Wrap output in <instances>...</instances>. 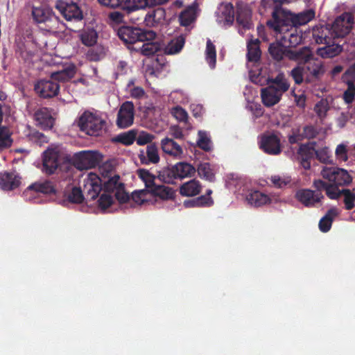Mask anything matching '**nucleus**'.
<instances>
[{
	"mask_svg": "<svg viewBox=\"0 0 355 355\" xmlns=\"http://www.w3.org/2000/svg\"><path fill=\"white\" fill-rule=\"evenodd\" d=\"M246 200L251 205L259 207L271 202L269 196L259 191H252L246 196Z\"/></svg>",
	"mask_w": 355,
	"mask_h": 355,
	"instance_id": "obj_29",
	"label": "nucleus"
},
{
	"mask_svg": "<svg viewBox=\"0 0 355 355\" xmlns=\"http://www.w3.org/2000/svg\"><path fill=\"white\" fill-rule=\"evenodd\" d=\"M198 175L209 182L215 181V168L208 162L200 163L196 169Z\"/></svg>",
	"mask_w": 355,
	"mask_h": 355,
	"instance_id": "obj_35",
	"label": "nucleus"
},
{
	"mask_svg": "<svg viewBox=\"0 0 355 355\" xmlns=\"http://www.w3.org/2000/svg\"><path fill=\"white\" fill-rule=\"evenodd\" d=\"M269 82L270 83L269 86H273L283 94L286 92L290 87L289 83L282 73H278L277 76L273 78H270Z\"/></svg>",
	"mask_w": 355,
	"mask_h": 355,
	"instance_id": "obj_39",
	"label": "nucleus"
},
{
	"mask_svg": "<svg viewBox=\"0 0 355 355\" xmlns=\"http://www.w3.org/2000/svg\"><path fill=\"white\" fill-rule=\"evenodd\" d=\"M117 35L130 50L145 56L153 55L162 49L159 42L153 41L156 37L153 31L124 26L119 28Z\"/></svg>",
	"mask_w": 355,
	"mask_h": 355,
	"instance_id": "obj_1",
	"label": "nucleus"
},
{
	"mask_svg": "<svg viewBox=\"0 0 355 355\" xmlns=\"http://www.w3.org/2000/svg\"><path fill=\"white\" fill-rule=\"evenodd\" d=\"M85 200V196L80 188L74 187L71 193L68 194V203H81Z\"/></svg>",
	"mask_w": 355,
	"mask_h": 355,
	"instance_id": "obj_49",
	"label": "nucleus"
},
{
	"mask_svg": "<svg viewBox=\"0 0 355 355\" xmlns=\"http://www.w3.org/2000/svg\"><path fill=\"white\" fill-rule=\"evenodd\" d=\"M321 175L324 179V184L327 187H331V191L336 193V198L332 200H337L340 197V190L339 187L349 185L352 178L347 171L338 167H326L321 171Z\"/></svg>",
	"mask_w": 355,
	"mask_h": 355,
	"instance_id": "obj_6",
	"label": "nucleus"
},
{
	"mask_svg": "<svg viewBox=\"0 0 355 355\" xmlns=\"http://www.w3.org/2000/svg\"><path fill=\"white\" fill-rule=\"evenodd\" d=\"M270 180L272 184L277 188H282L291 182L290 179L282 178L279 175L272 176Z\"/></svg>",
	"mask_w": 355,
	"mask_h": 355,
	"instance_id": "obj_64",
	"label": "nucleus"
},
{
	"mask_svg": "<svg viewBox=\"0 0 355 355\" xmlns=\"http://www.w3.org/2000/svg\"><path fill=\"white\" fill-rule=\"evenodd\" d=\"M236 22L244 29H250L252 28L251 11L247 6H237Z\"/></svg>",
	"mask_w": 355,
	"mask_h": 355,
	"instance_id": "obj_28",
	"label": "nucleus"
},
{
	"mask_svg": "<svg viewBox=\"0 0 355 355\" xmlns=\"http://www.w3.org/2000/svg\"><path fill=\"white\" fill-rule=\"evenodd\" d=\"M315 141H310L301 144L299 147L297 154L300 159L302 166L306 170L310 169L311 161L315 157Z\"/></svg>",
	"mask_w": 355,
	"mask_h": 355,
	"instance_id": "obj_16",
	"label": "nucleus"
},
{
	"mask_svg": "<svg viewBox=\"0 0 355 355\" xmlns=\"http://www.w3.org/2000/svg\"><path fill=\"white\" fill-rule=\"evenodd\" d=\"M307 51L306 56H302L299 60L302 62L291 71V76L296 85H301L304 82L306 84L315 85L320 81L325 73L322 62L312 56L309 47Z\"/></svg>",
	"mask_w": 355,
	"mask_h": 355,
	"instance_id": "obj_2",
	"label": "nucleus"
},
{
	"mask_svg": "<svg viewBox=\"0 0 355 355\" xmlns=\"http://www.w3.org/2000/svg\"><path fill=\"white\" fill-rule=\"evenodd\" d=\"M82 8L77 3H68V31L80 32L78 37L87 46H92L97 42L98 33L93 28H81L85 26Z\"/></svg>",
	"mask_w": 355,
	"mask_h": 355,
	"instance_id": "obj_3",
	"label": "nucleus"
},
{
	"mask_svg": "<svg viewBox=\"0 0 355 355\" xmlns=\"http://www.w3.org/2000/svg\"><path fill=\"white\" fill-rule=\"evenodd\" d=\"M139 159L141 162L145 164L158 163L160 158L157 145L155 144L148 145L146 148V157L144 155H139Z\"/></svg>",
	"mask_w": 355,
	"mask_h": 355,
	"instance_id": "obj_33",
	"label": "nucleus"
},
{
	"mask_svg": "<svg viewBox=\"0 0 355 355\" xmlns=\"http://www.w3.org/2000/svg\"><path fill=\"white\" fill-rule=\"evenodd\" d=\"M260 148L269 155H278L282 151L280 139L275 134L263 135L260 142Z\"/></svg>",
	"mask_w": 355,
	"mask_h": 355,
	"instance_id": "obj_17",
	"label": "nucleus"
},
{
	"mask_svg": "<svg viewBox=\"0 0 355 355\" xmlns=\"http://www.w3.org/2000/svg\"><path fill=\"white\" fill-rule=\"evenodd\" d=\"M12 144L11 135L6 127L0 128V152L8 148Z\"/></svg>",
	"mask_w": 355,
	"mask_h": 355,
	"instance_id": "obj_44",
	"label": "nucleus"
},
{
	"mask_svg": "<svg viewBox=\"0 0 355 355\" xmlns=\"http://www.w3.org/2000/svg\"><path fill=\"white\" fill-rule=\"evenodd\" d=\"M157 178L158 181L165 184H174L178 180L173 165L163 168L158 172Z\"/></svg>",
	"mask_w": 355,
	"mask_h": 355,
	"instance_id": "obj_38",
	"label": "nucleus"
},
{
	"mask_svg": "<svg viewBox=\"0 0 355 355\" xmlns=\"http://www.w3.org/2000/svg\"><path fill=\"white\" fill-rule=\"evenodd\" d=\"M139 17H143L141 20L144 21L146 26L155 27L164 21L166 11L162 8H157L150 10L145 15L142 13L139 15Z\"/></svg>",
	"mask_w": 355,
	"mask_h": 355,
	"instance_id": "obj_19",
	"label": "nucleus"
},
{
	"mask_svg": "<svg viewBox=\"0 0 355 355\" xmlns=\"http://www.w3.org/2000/svg\"><path fill=\"white\" fill-rule=\"evenodd\" d=\"M211 202V200L205 196H199L195 199L187 200L184 202L185 207H205L206 203Z\"/></svg>",
	"mask_w": 355,
	"mask_h": 355,
	"instance_id": "obj_53",
	"label": "nucleus"
},
{
	"mask_svg": "<svg viewBox=\"0 0 355 355\" xmlns=\"http://www.w3.org/2000/svg\"><path fill=\"white\" fill-rule=\"evenodd\" d=\"M199 139L197 141L198 147L205 151H209L211 149V140L205 132L199 131Z\"/></svg>",
	"mask_w": 355,
	"mask_h": 355,
	"instance_id": "obj_51",
	"label": "nucleus"
},
{
	"mask_svg": "<svg viewBox=\"0 0 355 355\" xmlns=\"http://www.w3.org/2000/svg\"><path fill=\"white\" fill-rule=\"evenodd\" d=\"M337 39H334L331 42L324 44L325 46L319 48L317 51L318 55L324 58H331L338 55L343 50L342 45L336 42Z\"/></svg>",
	"mask_w": 355,
	"mask_h": 355,
	"instance_id": "obj_26",
	"label": "nucleus"
},
{
	"mask_svg": "<svg viewBox=\"0 0 355 355\" xmlns=\"http://www.w3.org/2000/svg\"><path fill=\"white\" fill-rule=\"evenodd\" d=\"M150 195V193L148 190L141 189L134 191L132 193L131 198L135 203L138 205H144L150 200L148 199V196Z\"/></svg>",
	"mask_w": 355,
	"mask_h": 355,
	"instance_id": "obj_47",
	"label": "nucleus"
},
{
	"mask_svg": "<svg viewBox=\"0 0 355 355\" xmlns=\"http://www.w3.org/2000/svg\"><path fill=\"white\" fill-rule=\"evenodd\" d=\"M29 140L35 144L42 146L49 142V139L42 132L33 130L28 134Z\"/></svg>",
	"mask_w": 355,
	"mask_h": 355,
	"instance_id": "obj_50",
	"label": "nucleus"
},
{
	"mask_svg": "<svg viewBox=\"0 0 355 355\" xmlns=\"http://www.w3.org/2000/svg\"><path fill=\"white\" fill-rule=\"evenodd\" d=\"M318 160L322 163L330 162V156L329 148L327 147L322 148L320 149H316V153L315 157Z\"/></svg>",
	"mask_w": 355,
	"mask_h": 355,
	"instance_id": "obj_57",
	"label": "nucleus"
},
{
	"mask_svg": "<svg viewBox=\"0 0 355 355\" xmlns=\"http://www.w3.org/2000/svg\"><path fill=\"white\" fill-rule=\"evenodd\" d=\"M103 155L96 150H83L72 157L73 166L79 170L89 169L98 166L103 161Z\"/></svg>",
	"mask_w": 355,
	"mask_h": 355,
	"instance_id": "obj_9",
	"label": "nucleus"
},
{
	"mask_svg": "<svg viewBox=\"0 0 355 355\" xmlns=\"http://www.w3.org/2000/svg\"><path fill=\"white\" fill-rule=\"evenodd\" d=\"M55 192V191L52 184L47 181L40 183H35L31 185L26 191L27 194L30 193L31 196L35 197L34 201L35 202H39V200L36 198V197L38 196L40 193L48 194Z\"/></svg>",
	"mask_w": 355,
	"mask_h": 355,
	"instance_id": "obj_23",
	"label": "nucleus"
},
{
	"mask_svg": "<svg viewBox=\"0 0 355 355\" xmlns=\"http://www.w3.org/2000/svg\"><path fill=\"white\" fill-rule=\"evenodd\" d=\"M196 6L192 5L182 11L179 15V21L182 26H188L194 20Z\"/></svg>",
	"mask_w": 355,
	"mask_h": 355,
	"instance_id": "obj_40",
	"label": "nucleus"
},
{
	"mask_svg": "<svg viewBox=\"0 0 355 355\" xmlns=\"http://www.w3.org/2000/svg\"><path fill=\"white\" fill-rule=\"evenodd\" d=\"M168 0H123L122 11L126 15L132 22L137 24L141 21L140 12L146 8L162 5Z\"/></svg>",
	"mask_w": 355,
	"mask_h": 355,
	"instance_id": "obj_7",
	"label": "nucleus"
},
{
	"mask_svg": "<svg viewBox=\"0 0 355 355\" xmlns=\"http://www.w3.org/2000/svg\"><path fill=\"white\" fill-rule=\"evenodd\" d=\"M101 174L102 175L103 191L111 193L118 190L123 183L119 182L120 176L119 175H112V166L110 164H105L100 167Z\"/></svg>",
	"mask_w": 355,
	"mask_h": 355,
	"instance_id": "obj_13",
	"label": "nucleus"
},
{
	"mask_svg": "<svg viewBox=\"0 0 355 355\" xmlns=\"http://www.w3.org/2000/svg\"><path fill=\"white\" fill-rule=\"evenodd\" d=\"M102 191V178L95 173H88L83 179V193L85 200L87 202L96 200Z\"/></svg>",
	"mask_w": 355,
	"mask_h": 355,
	"instance_id": "obj_12",
	"label": "nucleus"
},
{
	"mask_svg": "<svg viewBox=\"0 0 355 355\" xmlns=\"http://www.w3.org/2000/svg\"><path fill=\"white\" fill-rule=\"evenodd\" d=\"M135 117V107L131 101L124 102L117 114L116 125L121 128H126L132 125Z\"/></svg>",
	"mask_w": 355,
	"mask_h": 355,
	"instance_id": "obj_14",
	"label": "nucleus"
},
{
	"mask_svg": "<svg viewBox=\"0 0 355 355\" xmlns=\"http://www.w3.org/2000/svg\"><path fill=\"white\" fill-rule=\"evenodd\" d=\"M308 47L303 46L299 49L292 50L288 49L280 42L271 43L268 48L270 56L277 61H281L284 57L290 60L298 61L302 56H306Z\"/></svg>",
	"mask_w": 355,
	"mask_h": 355,
	"instance_id": "obj_10",
	"label": "nucleus"
},
{
	"mask_svg": "<svg viewBox=\"0 0 355 355\" xmlns=\"http://www.w3.org/2000/svg\"><path fill=\"white\" fill-rule=\"evenodd\" d=\"M336 155L338 159L346 162L348 159L347 146L343 144L338 145Z\"/></svg>",
	"mask_w": 355,
	"mask_h": 355,
	"instance_id": "obj_62",
	"label": "nucleus"
},
{
	"mask_svg": "<svg viewBox=\"0 0 355 355\" xmlns=\"http://www.w3.org/2000/svg\"><path fill=\"white\" fill-rule=\"evenodd\" d=\"M20 179L15 172L0 173V189L3 191L13 190L19 186Z\"/></svg>",
	"mask_w": 355,
	"mask_h": 355,
	"instance_id": "obj_22",
	"label": "nucleus"
},
{
	"mask_svg": "<svg viewBox=\"0 0 355 355\" xmlns=\"http://www.w3.org/2000/svg\"><path fill=\"white\" fill-rule=\"evenodd\" d=\"M247 58L249 62H257L260 60L261 51L259 39H251L247 44Z\"/></svg>",
	"mask_w": 355,
	"mask_h": 355,
	"instance_id": "obj_32",
	"label": "nucleus"
},
{
	"mask_svg": "<svg viewBox=\"0 0 355 355\" xmlns=\"http://www.w3.org/2000/svg\"><path fill=\"white\" fill-rule=\"evenodd\" d=\"M172 115L180 122H187L188 114L184 109L180 106H176L171 110Z\"/></svg>",
	"mask_w": 355,
	"mask_h": 355,
	"instance_id": "obj_55",
	"label": "nucleus"
},
{
	"mask_svg": "<svg viewBox=\"0 0 355 355\" xmlns=\"http://www.w3.org/2000/svg\"><path fill=\"white\" fill-rule=\"evenodd\" d=\"M331 27L327 25L315 26L312 29V37L317 44H329L335 39Z\"/></svg>",
	"mask_w": 355,
	"mask_h": 355,
	"instance_id": "obj_20",
	"label": "nucleus"
},
{
	"mask_svg": "<svg viewBox=\"0 0 355 355\" xmlns=\"http://www.w3.org/2000/svg\"><path fill=\"white\" fill-rule=\"evenodd\" d=\"M318 134L317 128L313 125H306L303 128L302 135L303 138L313 139Z\"/></svg>",
	"mask_w": 355,
	"mask_h": 355,
	"instance_id": "obj_60",
	"label": "nucleus"
},
{
	"mask_svg": "<svg viewBox=\"0 0 355 355\" xmlns=\"http://www.w3.org/2000/svg\"><path fill=\"white\" fill-rule=\"evenodd\" d=\"M115 198L119 203H125L130 200L129 195L125 191L124 184L115 191Z\"/></svg>",
	"mask_w": 355,
	"mask_h": 355,
	"instance_id": "obj_59",
	"label": "nucleus"
},
{
	"mask_svg": "<svg viewBox=\"0 0 355 355\" xmlns=\"http://www.w3.org/2000/svg\"><path fill=\"white\" fill-rule=\"evenodd\" d=\"M136 136L137 132L134 130H131L127 132L119 135L116 140L125 146H130L135 141Z\"/></svg>",
	"mask_w": 355,
	"mask_h": 355,
	"instance_id": "obj_48",
	"label": "nucleus"
},
{
	"mask_svg": "<svg viewBox=\"0 0 355 355\" xmlns=\"http://www.w3.org/2000/svg\"><path fill=\"white\" fill-rule=\"evenodd\" d=\"M302 42V35L298 33L297 30L295 29L294 32L289 34L288 38V46L291 48L296 47L298 44Z\"/></svg>",
	"mask_w": 355,
	"mask_h": 355,
	"instance_id": "obj_56",
	"label": "nucleus"
},
{
	"mask_svg": "<svg viewBox=\"0 0 355 355\" xmlns=\"http://www.w3.org/2000/svg\"><path fill=\"white\" fill-rule=\"evenodd\" d=\"M283 93L278 91L273 86H268L262 88L261 91V97L263 104L266 107H271L278 103L282 96Z\"/></svg>",
	"mask_w": 355,
	"mask_h": 355,
	"instance_id": "obj_21",
	"label": "nucleus"
},
{
	"mask_svg": "<svg viewBox=\"0 0 355 355\" xmlns=\"http://www.w3.org/2000/svg\"><path fill=\"white\" fill-rule=\"evenodd\" d=\"M162 150L171 156L180 157L183 154L182 147L173 139L166 137L161 141Z\"/></svg>",
	"mask_w": 355,
	"mask_h": 355,
	"instance_id": "obj_27",
	"label": "nucleus"
},
{
	"mask_svg": "<svg viewBox=\"0 0 355 355\" xmlns=\"http://www.w3.org/2000/svg\"><path fill=\"white\" fill-rule=\"evenodd\" d=\"M338 212L336 208L329 209L326 214L319 221V229L322 232H327L330 230L334 218Z\"/></svg>",
	"mask_w": 355,
	"mask_h": 355,
	"instance_id": "obj_36",
	"label": "nucleus"
},
{
	"mask_svg": "<svg viewBox=\"0 0 355 355\" xmlns=\"http://www.w3.org/2000/svg\"><path fill=\"white\" fill-rule=\"evenodd\" d=\"M150 193L151 196L159 197L164 200H172L175 196V191L173 189L159 184Z\"/></svg>",
	"mask_w": 355,
	"mask_h": 355,
	"instance_id": "obj_34",
	"label": "nucleus"
},
{
	"mask_svg": "<svg viewBox=\"0 0 355 355\" xmlns=\"http://www.w3.org/2000/svg\"><path fill=\"white\" fill-rule=\"evenodd\" d=\"M114 202L111 193L104 192L99 196L98 200V207L103 210L110 207Z\"/></svg>",
	"mask_w": 355,
	"mask_h": 355,
	"instance_id": "obj_52",
	"label": "nucleus"
},
{
	"mask_svg": "<svg viewBox=\"0 0 355 355\" xmlns=\"http://www.w3.org/2000/svg\"><path fill=\"white\" fill-rule=\"evenodd\" d=\"M185 43V39L182 35H180L172 39L164 47V52L167 55H173L179 53L183 48Z\"/></svg>",
	"mask_w": 355,
	"mask_h": 355,
	"instance_id": "obj_37",
	"label": "nucleus"
},
{
	"mask_svg": "<svg viewBox=\"0 0 355 355\" xmlns=\"http://www.w3.org/2000/svg\"><path fill=\"white\" fill-rule=\"evenodd\" d=\"M137 174L144 183L146 187V189H144L148 190L149 193H150L158 184L157 183V181L158 180L157 175H153L147 169L139 168L137 171Z\"/></svg>",
	"mask_w": 355,
	"mask_h": 355,
	"instance_id": "obj_30",
	"label": "nucleus"
},
{
	"mask_svg": "<svg viewBox=\"0 0 355 355\" xmlns=\"http://www.w3.org/2000/svg\"><path fill=\"white\" fill-rule=\"evenodd\" d=\"M155 139V136L145 131L139 132L138 136H136V142L139 146H144L146 144H153L152 141Z\"/></svg>",
	"mask_w": 355,
	"mask_h": 355,
	"instance_id": "obj_54",
	"label": "nucleus"
},
{
	"mask_svg": "<svg viewBox=\"0 0 355 355\" xmlns=\"http://www.w3.org/2000/svg\"><path fill=\"white\" fill-rule=\"evenodd\" d=\"M98 2L107 8H116L120 7L122 10L123 0H98Z\"/></svg>",
	"mask_w": 355,
	"mask_h": 355,
	"instance_id": "obj_61",
	"label": "nucleus"
},
{
	"mask_svg": "<svg viewBox=\"0 0 355 355\" xmlns=\"http://www.w3.org/2000/svg\"><path fill=\"white\" fill-rule=\"evenodd\" d=\"M354 23V15L350 12H344L337 17L331 26L332 35L335 39L343 38L348 35Z\"/></svg>",
	"mask_w": 355,
	"mask_h": 355,
	"instance_id": "obj_11",
	"label": "nucleus"
},
{
	"mask_svg": "<svg viewBox=\"0 0 355 355\" xmlns=\"http://www.w3.org/2000/svg\"><path fill=\"white\" fill-rule=\"evenodd\" d=\"M355 96V86L352 81L348 80V87L347 90L344 92L343 98L346 103H352Z\"/></svg>",
	"mask_w": 355,
	"mask_h": 355,
	"instance_id": "obj_58",
	"label": "nucleus"
},
{
	"mask_svg": "<svg viewBox=\"0 0 355 355\" xmlns=\"http://www.w3.org/2000/svg\"><path fill=\"white\" fill-rule=\"evenodd\" d=\"M34 89L41 98H49L58 94L60 85L51 80H40L35 84Z\"/></svg>",
	"mask_w": 355,
	"mask_h": 355,
	"instance_id": "obj_15",
	"label": "nucleus"
},
{
	"mask_svg": "<svg viewBox=\"0 0 355 355\" xmlns=\"http://www.w3.org/2000/svg\"><path fill=\"white\" fill-rule=\"evenodd\" d=\"M340 191V196H344L345 209L347 210L353 209L354 207L355 194L347 189H342Z\"/></svg>",
	"mask_w": 355,
	"mask_h": 355,
	"instance_id": "obj_46",
	"label": "nucleus"
},
{
	"mask_svg": "<svg viewBox=\"0 0 355 355\" xmlns=\"http://www.w3.org/2000/svg\"><path fill=\"white\" fill-rule=\"evenodd\" d=\"M33 119L36 125L43 130H50L53 126L54 119L47 107L37 109L34 113Z\"/></svg>",
	"mask_w": 355,
	"mask_h": 355,
	"instance_id": "obj_18",
	"label": "nucleus"
},
{
	"mask_svg": "<svg viewBox=\"0 0 355 355\" xmlns=\"http://www.w3.org/2000/svg\"><path fill=\"white\" fill-rule=\"evenodd\" d=\"M315 12L313 9H308L291 16V22L293 26L305 25L315 17Z\"/></svg>",
	"mask_w": 355,
	"mask_h": 355,
	"instance_id": "obj_31",
	"label": "nucleus"
},
{
	"mask_svg": "<svg viewBox=\"0 0 355 355\" xmlns=\"http://www.w3.org/2000/svg\"><path fill=\"white\" fill-rule=\"evenodd\" d=\"M78 126L87 135L98 137L105 130L106 121L98 115L86 111L79 118Z\"/></svg>",
	"mask_w": 355,
	"mask_h": 355,
	"instance_id": "obj_8",
	"label": "nucleus"
},
{
	"mask_svg": "<svg viewBox=\"0 0 355 355\" xmlns=\"http://www.w3.org/2000/svg\"><path fill=\"white\" fill-rule=\"evenodd\" d=\"M51 11L49 8H33V16L35 21L37 23H44L51 18Z\"/></svg>",
	"mask_w": 355,
	"mask_h": 355,
	"instance_id": "obj_43",
	"label": "nucleus"
},
{
	"mask_svg": "<svg viewBox=\"0 0 355 355\" xmlns=\"http://www.w3.org/2000/svg\"><path fill=\"white\" fill-rule=\"evenodd\" d=\"M206 60L211 69L215 68L216 63V46L211 40L208 39L205 50Z\"/></svg>",
	"mask_w": 355,
	"mask_h": 355,
	"instance_id": "obj_42",
	"label": "nucleus"
},
{
	"mask_svg": "<svg viewBox=\"0 0 355 355\" xmlns=\"http://www.w3.org/2000/svg\"><path fill=\"white\" fill-rule=\"evenodd\" d=\"M221 17L225 24L231 26L234 21V8L231 3H225L221 5Z\"/></svg>",
	"mask_w": 355,
	"mask_h": 355,
	"instance_id": "obj_41",
	"label": "nucleus"
},
{
	"mask_svg": "<svg viewBox=\"0 0 355 355\" xmlns=\"http://www.w3.org/2000/svg\"><path fill=\"white\" fill-rule=\"evenodd\" d=\"M329 109L330 106L327 99H321L314 107L315 112L321 120H323L326 117L327 113Z\"/></svg>",
	"mask_w": 355,
	"mask_h": 355,
	"instance_id": "obj_45",
	"label": "nucleus"
},
{
	"mask_svg": "<svg viewBox=\"0 0 355 355\" xmlns=\"http://www.w3.org/2000/svg\"><path fill=\"white\" fill-rule=\"evenodd\" d=\"M312 187L314 189H301L297 191L295 198L306 207H317L322 205V200L324 196V191L329 199L336 198V193L331 191V187H327L324 180H314Z\"/></svg>",
	"mask_w": 355,
	"mask_h": 355,
	"instance_id": "obj_4",
	"label": "nucleus"
},
{
	"mask_svg": "<svg viewBox=\"0 0 355 355\" xmlns=\"http://www.w3.org/2000/svg\"><path fill=\"white\" fill-rule=\"evenodd\" d=\"M202 189L200 182L193 179L184 182L180 187V194L182 196L193 197L198 195Z\"/></svg>",
	"mask_w": 355,
	"mask_h": 355,
	"instance_id": "obj_25",
	"label": "nucleus"
},
{
	"mask_svg": "<svg viewBox=\"0 0 355 355\" xmlns=\"http://www.w3.org/2000/svg\"><path fill=\"white\" fill-rule=\"evenodd\" d=\"M125 15L123 12L113 11L109 14L108 18L111 22L119 24L123 21Z\"/></svg>",
	"mask_w": 355,
	"mask_h": 355,
	"instance_id": "obj_63",
	"label": "nucleus"
},
{
	"mask_svg": "<svg viewBox=\"0 0 355 355\" xmlns=\"http://www.w3.org/2000/svg\"><path fill=\"white\" fill-rule=\"evenodd\" d=\"M178 180H183L195 175L196 168L186 162H180L173 165Z\"/></svg>",
	"mask_w": 355,
	"mask_h": 355,
	"instance_id": "obj_24",
	"label": "nucleus"
},
{
	"mask_svg": "<svg viewBox=\"0 0 355 355\" xmlns=\"http://www.w3.org/2000/svg\"><path fill=\"white\" fill-rule=\"evenodd\" d=\"M67 161L65 148L59 144H51L42 153V171L51 175L60 170L62 165Z\"/></svg>",
	"mask_w": 355,
	"mask_h": 355,
	"instance_id": "obj_5",
	"label": "nucleus"
}]
</instances>
